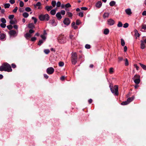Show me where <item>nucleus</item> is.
Masks as SVG:
<instances>
[{"label":"nucleus","mask_w":146,"mask_h":146,"mask_svg":"<svg viewBox=\"0 0 146 146\" xmlns=\"http://www.w3.org/2000/svg\"><path fill=\"white\" fill-rule=\"evenodd\" d=\"M134 99V97L132 96L130 98H129L127 99V101L129 103L132 101Z\"/></svg>","instance_id":"21"},{"label":"nucleus","mask_w":146,"mask_h":146,"mask_svg":"<svg viewBox=\"0 0 146 146\" xmlns=\"http://www.w3.org/2000/svg\"><path fill=\"white\" fill-rule=\"evenodd\" d=\"M123 26V24L122 23L120 22L119 21L117 25V27H122Z\"/></svg>","instance_id":"29"},{"label":"nucleus","mask_w":146,"mask_h":146,"mask_svg":"<svg viewBox=\"0 0 146 146\" xmlns=\"http://www.w3.org/2000/svg\"><path fill=\"white\" fill-rule=\"evenodd\" d=\"M0 26L3 28H5L6 26V25L5 23H2L0 24Z\"/></svg>","instance_id":"48"},{"label":"nucleus","mask_w":146,"mask_h":146,"mask_svg":"<svg viewBox=\"0 0 146 146\" xmlns=\"http://www.w3.org/2000/svg\"><path fill=\"white\" fill-rule=\"evenodd\" d=\"M129 26V24L127 23H125L123 25V27L125 28Z\"/></svg>","instance_id":"49"},{"label":"nucleus","mask_w":146,"mask_h":146,"mask_svg":"<svg viewBox=\"0 0 146 146\" xmlns=\"http://www.w3.org/2000/svg\"><path fill=\"white\" fill-rule=\"evenodd\" d=\"M9 2L12 4H14L15 1V0H10L9 1Z\"/></svg>","instance_id":"59"},{"label":"nucleus","mask_w":146,"mask_h":146,"mask_svg":"<svg viewBox=\"0 0 146 146\" xmlns=\"http://www.w3.org/2000/svg\"><path fill=\"white\" fill-rule=\"evenodd\" d=\"M114 72V69L113 68H110L109 72L110 74H112Z\"/></svg>","instance_id":"30"},{"label":"nucleus","mask_w":146,"mask_h":146,"mask_svg":"<svg viewBox=\"0 0 146 146\" xmlns=\"http://www.w3.org/2000/svg\"><path fill=\"white\" fill-rule=\"evenodd\" d=\"M61 5V3L60 2V1H58L56 4V7H60V6Z\"/></svg>","instance_id":"47"},{"label":"nucleus","mask_w":146,"mask_h":146,"mask_svg":"<svg viewBox=\"0 0 146 146\" xmlns=\"http://www.w3.org/2000/svg\"><path fill=\"white\" fill-rule=\"evenodd\" d=\"M14 15H10L9 16V18L11 19H12L14 17Z\"/></svg>","instance_id":"45"},{"label":"nucleus","mask_w":146,"mask_h":146,"mask_svg":"<svg viewBox=\"0 0 146 146\" xmlns=\"http://www.w3.org/2000/svg\"><path fill=\"white\" fill-rule=\"evenodd\" d=\"M64 63L62 62H59V66L62 67L64 65Z\"/></svg>","instance_id":"39"},{"label":"nucleus","mask_w":146,"mask_h":146,"mask_svg":"<svg viewBox=\"0 0 146 146\" xmlns=\"http://www.w3.org/2000/svg\"><path fill=\"white\" fill-rule=\"evenodd\" d=\"M18 9V7H15V9L13 10V12L14 13H16Z\"/></svg>","instance_id":"58"},{"label":"nucleus","mask_w":146,"mask_h":146,"mask_svg":"<svg viewBox=\"0 0 146 146\" xmlns=\"http://www.w3.org/2000/svg\"><path fill=\"white\" fill-rule=\"evenodd\" d=\"M141 49H143L145 47V45L144 42L143 41V40H141Z\"/></svg>","instance_id":"17"},{"label":"nucleus","mask_w":146,"mask_h":146,"mask_svg":"<svg viewBox=\"0 0 146 146\" xmlns=\"http://www.w3.org/2000/svg\"><path fill=\"white\" fill-rule=\"evenodd\" d=\"M66 15L69 17H71L72 16V13L70 12H67L66 13Z\"/></svg>","instance_id":"41"},{"label":"nucleus","mask_w":146,"mask_h":146,"mask_svg":"<svg viewBox=\"0 0 146 146\" xmlns=\"http://www.w3.org/2000/svg\"><path fill=\"white\" fill-rule=\"evenodd\" d=\"M23 15L24 17L27 18L29 16V14L25 12L23 13Z\"/></svg>","instance_id":"26"},{"label":"nucleus","mask_w":146,"mask_h":146,"mask_svg":"<svg viewBox=\"0 0 146 146\" xmlns=\"http://www.w3.org/2000/svg\"><path fill=\"white\" fill-rule=\"evenodd\" d=\"M56 17L58 20H60L62 18V16L60 12L57 13L56 14Z\"/></svg>","instance_id":"12"},{"label":"nucleus","mask_w":146,"mask_h":146,"mask_svg":"<svg viewBox=\"0 0 146 146\" xmlns=\"http://www.w3.org/2000/svg\"><path fill=\"white\" fill-rule=\"evenodd\" d=\"M66 8H68L71 7V5L69 3H68L65 5Z\"/></svg>","instance_id":"50"},{"label":"nucleus","mask_w":146,"mask_h":146,"mask_svg":"<svg viewBox=\"0 0 146 146\" xmlns=\"http://www.w3.org/2000/svg\"><path fill=\"white\" fill-rule=\"evenodd\" d=\"M142 29H143L144 31H146V25H142Z\"/></svg>","instance_id":"38"},{"label":"nucleus","mask_w":146,"mask_h":146,"mask_svg":"<svg viewBox=\"0 0 146 146\" xmlns=\"http://www.w3.org/2000/svg\"><path fill=\"white\" fill-rule=\"evenodd\" d=\"M50 17L48 15L46 14L44 15L42 14L40 15L39 16V18L41 21H48L49 20Z\"/></svg>","instance_id":"4"},{"label":"nucleus","mask_w":146,"mask_h":146,"mask_svg":"<svg viewBox=\"0 0 146 146\" xmlns=\"http://www.w3.org/2000/svg\"><path fill=\"white\" fill-rule=\"evenodd\" d=\"M56 13V11L55 9H53L51 10L50 12V14L52 15H54Z\"/></svg>","instance_id":"24"},{"label":"nucleus","mask_w":146,"mask_h":146,"mask_svg":"<svg viewBox=\"0 0 146 146\" xmlns=\"http://www.w3.org/2000/svg\"><path fill=\"white\" fill-rule=\"evenodd\" d=\"M10 6L9 3H6L4 5V7L5 9L8 8Z\"/></svg>","instance_id":"27"},{"label":"nucleus","mask_w":146,"mask_h":146,"mask_svg":"<svg viewBox=\"0 0 146 146\" xmlns=\"http://www.w3.org/2000/svg\"><path fill=\"white\" fill-rule=\"evenodd\" d=\"M81 23V22L80 20L78 19L76 20V24L77 25H79Z\"/></svg>","instance_id":"42"},{"label":"nucleus","mask_w":146,"mask_h":146,"mask_svg":"<svg viewBox=\"0 0 146 146\" xmlns=\"http://www.w3.org/2000/svg\"><path fill=\"white\" fill-rule=\"evenodd\" d=\"M134 32L135 33V36L137 35V34L138 35V37H139L140 36V34H139L138 33V31H137V30L135 29L134 30Z\"/></svg>","instance_id":"36"},{"label":"nucleus","mask_w":146,"mask_h":146,"mask_svg":"<svg viewBox=\"0 0 146 146\" xmlns=\"http://www.w3.org/2000/svg\"><path fill=\"white\" fill-rule=\"evenodd\" d=\"M0 71L11 72L12 71L11 65L7 62L3 63L0 66Z\"/></svg>","instance_id":"1"},{"label":"nucleus","mask_w":146,"mask_h":146,"mask_svg":"<svg viewBox=\"0 0 146 146\" xmlns=\"http://www.w3.org/2000/svg\"><path fill=\"white\" fill-rule=\"evenodd\" d=\"M81 10L84 11H86L88 10V8L86 7H83L81 8Z\"/></svg>","instance_id":"57"},{"label":"nucleus","mask_w":146,"mask_h":146,"mask_svg":"<svg viewBox=\"0 0 146 146\" xmlns=\"http://www.w3.org/2000/svg\"><path fill=\"white\" fill-rule=\"evenodd\" d=\"M58 42L61 44H64L66 42V37L64 35H60L57 38Z\"/></svg>","instance_id":"3"},{"label":"nucleus","mask_w":146,"mask_h":146,"mask_svg":"<svg viewBox=\"0 0 146 146\" xmlns=\"http://www.w3.org/2000/svg\"><path fill=\"white\" fill-rule=\"evenodd\" d=\"M24 5V3L23 1H21L20 3V6L21 7H22Z\"/></svg>","instance_id":"53"},{"label":"nucleus","mask_w":146,"mask_h":146,"mask_svg":"<svg viewBox=\"0 0 146 146\" xmlns=\"http://www.w3.org/2000/svg\"><path fill=\"white\" fill-rule=\"evenodd\" d=\"M16 33V31L14 30H11L9 32V34L10 36H15Z\"/></svg>","instance_id":"11"},{"label":"nucleus","mask_w":146,"mask_h":146,"mask_svg":"<svg viewBox=\"0 0 146 146\" xmlns=\"http://www.w3.org/2000/svg\"><path fill=\"white\" fill-rule=\"evenodd\" d=\"M85 47L86 49H90V45L88 44H86L85 46Z\"/></svg>","instance_id":"51"},{"label":"nucleus","mask_w":146,"mask_h":146,"mask_svg":"<svg viewBox=\"0 0 146 146\" xmlns=\"http://www.w3.org/2000/svg\"><path fill=\"white\" fill-rule=\"evenodd\" d=\"M107 24L110 26L113 25L115 23V21L112 19H110L107 21Z\"/></svg>","instance_id":"8"},{"label":"nucleus","mask_w":146,"mask_h":146,"mask_svg":"<svg viewBox=\"0 0 146 146\" xmlns=\"http://www.w3.org/2000/svg\"><path fill=\"white\" fill-rule=\"evenodd\" d=\"M102 3L100 1H98L96 4V6L97 8H100L102 6Z\"/></svg>","instance_id":"10"},{"label":"nucleus","mask_w":146,"mask_h":146,"mask_svg":"<svg viewBox=\"0 0 146 146\" xmlns=\"http://www.w3.org/2000/svg\"><path fill=\"white\" fill-rule=\"evenodd\" d=\"M1 21L3 23H5L6 22V20L3 18L1 19Z\"/></svg>","instance_id":"35"},{"label":"nucleus","mask_w":146,"mask_h":146,"mask_svg":"<svg viewBox=\"0 0 146 146\" xmlns=\"http://www.w3.org/2000/svg\"><path fill=\"white\" fill-rule=\"evenodd\" d=\"M126 14L128 15H130L132 14L131 10L130 9H127L125 10Z\"/></svg>","instance_id":"14"},{"label":"nucleus","mask_w":146,"mask_h":146,"mask_svg":"<svg viewBox=\"0 0 146 146\" xmlns=\"http://www.w3.org/2000/svg\"><path fill=\"white\" fill-rule=\"evenodd\" d=\"M109 87L111 92L112 93H114V95L115 96H117L118 95V87L117 85H115L114 87H113L112 84H110Z\"/></svg>","instance_id":"2"},{"label":"nucleus","mask_w":146,"mask_h":146,"mask_svg":"<svg viewBox=\"0 0 146 146\" xmlns=\"http://www.w3.org/2000/svg\"><path fill=\"white\" fill-rule=\"evenodd\" d=\"M115 4V2L114 1H112L110 3V5L111 6H114Z\"/></svg>","instance_id":"28"},{"label":"nucleus","mask_w":146,"mask_h":146,"mask_svg":"<svg viewBox=\"0 0 146 146\" xmlns=\"http://www.w3.org/2000/svg\"><path fill=\"white\" fill-rule=\"evenodd\" d=\"M54 69L52 67H49L46 69V72L48 74H52L54 72Z\"/></svg>","instance_id":"7"},{"label":"nucleus","mask_w":146,"mask_h":146,"mask_svg":"<svg viewBox=\"0 0 146 146\" xmlns=\"http://www.w3.org/2000/svg\"><path fill=\"white\" fill-rule=\"evenodd\" d=\"M60 14H62V15H64L65 14V11L64 10H61L60 11Z\"/></svg>","instance_id":"55"},{"label":"nucleus","mask_w":146,"mask_h":146,"mask_svg":"<svg viewBox=\"0 0 146 146\" xmlns=\"http://www.w3.org/2000/svg\"><path fill=\"white\" fill-rule=\"evenodd\" d=\"M43 41L42 40H39L38 43V44L39 45V46H40L41 45V44L43 43Z\"/></svg>","instance_id":"44"},{"label":"nucleus","mask_w":146,"mask_h":146,"mask_svg":"<svg viewBox=\"0 0 146 146\" xmlns=\"http://www.w3.org/2000/svg\"><path fill=\"white\" fill-rule=\"evenodd\" d=\"M134 78H135L134 79V82L137 84H139L140 82V76L139 75H135L134 76Z\"/></svg>","instance_id":"6"},{"label":"nucleus","mask_w":146,"mask_h":146,"mask_svg":"<svg viewBox=\"0 0 146 146\" xmlns=\"http://www.w3.org/2000/svg\"><path fill=\"white\" fill-rule=\"evenodd\" d=\"M69 37L71 39H73L74 38V36L71 34H70Z\"/></svg>","instance_id":"64"},{"label":"nucleus","mask_w":146,"mask_h":146,"mask_svg":"<svg viewBox=\"0 0 146 146\" xmlns=\"http://www.w3.org/2000/svg\"><path fill=\"white\" fill-rule=\"evenodd\" d=\"M36 39L35 37H33L31 38V40L32 41H34L36 40Z\"/></svg>","instance_id":"62"},{"label":"nucleus","mask_w":146,"mask_h":146,"mask_svg":"<svg viewBox=\"0 0 146 146\" xmlns=\"http://www.w3.org/2000/svg\"><path fill=\"white\" fill-rule=\"evenodd\" d=\"M11 66L13 68H15L16 67V66L15 64L13 63L11 64Z\"/></svg>","instance_id":"63"},{"label":"nucleus","mask_w":146,"mask_h":146,"mask_svg":"<svg viewBox=\"0 0 146 146\" xmlns=\"http://www.w3.org/2000/svg\"><path fill=\"white\" fill-rule=\"evenodd\" d=\"M25 10L27 12H29L31 11V9L29 7H27L25 8Z\"/></svg>","instance_id":"40"},{"label":"nucleus","mask_w":146,"mask_h":146,"mask_svg":"<svg viewBox=\"0 0 146 146\" xmlns=\"http://www.w3.org/2000/svg\"><path fill=\"white\" fill-rule=\"evenodd\" d=\"M32 19L34 21V23L35 24H36L37 21V19L36 18L33 17H32Z\"/></svg>","instance_id":"43"},{"label":"nucleus","mask_w":146,"mask_h":146,"mask_svg":"<svg viewBox=\"0 0 146 146\" xmlns=\"http://www.w3.org/2000/svg\"><path fill=\"white\" fill-rule=\"evenodd\" d=\"M28 27L31 29H33L35 28V25L33 23H29L28 25Z\"/></svg>","instance_id":"19"},{"label":"nucleus","mask_w":146,"mask_h":146,"mask_svg":"<svg viewBox=\"0 0 146 146\" xmlns=\"http://www.w3.org/2000/svg\"><path fill=\"white\" fill-rule=\"evenodd\" d=\"M121 44L122 46H124L125 44L124 40L122 38L121 39Z\"/></svg>","instance_id":"31"},{"label":"nucleus","mask_w":146,"mask_h":146,"mask_svg":"<svg viewBox=\"0 0 146 146\" xmlns=\"http://www.w3.org/2000/svg\"><path fill=\"white\" fill-rule=\"evenodd\" d=\"M44 53L46 54H48L50 52V51L49 49H45L44 50Z\"/></svg>","instance_id":"46"},{"label":"nucleus","mask_w":146,"mask_h":146,"mask_svg":"<svg viewBox=\"0 0 146 146\" xmlns=\"http://www.w3.org/2000/svg\"><path fill=\"white\" fill-rule=\"evenodd\" d=\"M145 70H146V66L143 64L141 63H139V64Z\"/></svg>","instance_id":"25"},{"label":"nucleus","mask_w":146,"mask_h":146,"mask_svg":"<svg viewBox=\"0 0 146 146\" xmlns=\"http://www.w3.org/2000/svg\"><path fill=\"white\" fill-rule=\"evenodd\" d=\"M71 61L73 64L75 65L77 61V53L76 52L73 53L71 56Z\"/></svg>","instance_id":"5"},{"label":"nucleus","mask_w":146,"mask_h":146,"mask_svg":"<svg viewBox=\"0 0 146 146\" xmlns=\"http://www.w3.org/2000/svg\"><path fill=\"white\" fill-rule=\"evenodd\" d=\"M125 61V65L126 66H127L129 65V62L127 58H125L124 60Z\"/></svg>","instance_id":"34"},{"label":"nucleus","mask_w":146,"mask_h":146,"mask_svg":"<svg viewBox=\"0 0 146 146\" xmlns=\"http://www.w3.org/2000/svg\"><path fill=\"white\" fill-rule=\"evenodd\" d=\"M109 33V30L108 29H106L104 30V34L105 35H107Z\"/></svg>","instance_id":"22"},{"label":"nucleus","mask_w":146,"mask_h":146,"mask_svg":"<svg viewBox=\"0 0 146 146\" xmlns=\"http://www.w3.org/2000/svg\"><path fill=\"white\" fill-rule=\"evenodd\" d=\"M110 13H105L103 15V17L104 19L108 18L109 16Z\"/></svg>","instance_id":"18"},{"label":"nucleus","mask_w":146,"mask_h":146,"mask_svg":"<svg viewBox=\"0 0 146 146\" xmlns=\"http://www.w3.org/2000/svg\"><path fill=\"white\" fill-rule=\"evenodd\" d=\"M35 31L34 30L32 29H30L29 31V33L30 34L33 33H34Z\"/></svg>","instance_id":"54"},{"label":"nucleus","mask_w":146,"mask_h":146,"mask_svg":"<svg viewBox=\"0 0 146 146\" xmlns=\"http://www.w3.org/2000/svg\"><path fill=\"white\" fill-rule=\"evenodd\" d=\"M118 59L119 62H120L121 61L123 60V57H119L118 58Z\"/></svg>","instance_id":"56"},{"label":"nucleus","mask_w":146,"mask_h":146,"mask_svg":"<svg viewBox=\"0 0 146 146\" xmlns=\"http://www.w3.org/2000/svg\"><path fill=\"white\" fill-rule=\"evenodd\" d=\"M40 37L43 40H45L46 39V37L44 35H41L40 36Z\"/></svg>","instance_id":"61"},{"label":"nucleus","mask_w":146,"mask_h":146,"mask_svg":"<svg viewBox=\"0 0 146 146\" xmlns=\"http://www.w3.org/2000/svg\"><path fill=\"white\" fill-rule=\"evenodd\" d=\"M25 37L27 39H28L29 38H30L31 36V34L29 33H27L24 35Z\"/></svg>","instance_id":"16"},{"label":"nucleus","mask_w":146,"mask_h":146,"mask_svg":"<svg viewBox=\"0 0 146 146\" xmlns=\"http://www.w3.org/2000/svg\"><path fill=\"white\" fill-rule=\"evenodd\" d=\"M9 23L11 24H13L16 23L13 20H10L9 22Z\"/></svg>","instance_id":"60"},{"label":"nucleus","mask_w":146,"mask_h":146,"mask_svg":"<svg viewBox=\"0 0 146 146\" xmlns=\"http://www.w3.org/2000/svg\"><path fill=\"white\" fill-rule=\"evenodd\" d=\"M78 15L80 17H83L84 16V14L83 13V12H80L78 14Z\"/></svg>","instance_id":"52"},{"label":"nucleus","mask_w":146,"mask_h":146,"mask_svg":"<svg viewBox=\"0 0 146 146\" xmlns=\"http://www.w3.org/2000/svg\"><path fill=\"white\" fill-rule=\"evenodd\" d=\"M7 28L9 30H11V29H12L13 28V26H12V25H7Z\"/></svg>","instance_id":"37"},{"label":"nucleus","mask_w":146,"mask_h":146,"mask_svg":"<svg viewBox=\"0 0 146 146\" xmlns=\"http://www.w3.org/2000/svg\"><path fill=\"white\" fill-rule=\"evenodd\" d=\"M129 104V103L128 102L127 100V101H126L122 102L121 103V104L122 105H127Z\"/></svg>","instance_id":"32"},{"label":"nucleus","mask_w":146,"mask_h":146,"mask_svg":"<svg viewBox=\"0 0 146 146\" xmlns=\"http://www.w3.org/2000/svg\"><path fill=\"white\" fill-rule=\"evenodd\" d=\"M53 7L51 6H46L45 7V9H46L48 11H49Z\"/></svg>","instance_id":"15"},{"label":"nucleus","mask_w":146,"mask_h":146,"mask_svg":"<svg viewBox=\"0 0 146 146\" xmlns=\"http://www.w3.org/2000/svg\"><path fill=\"white\" fill-rule=\"evenodd\" d=\"M41 3L40 2H38L36 5H34V7L35 8H36V6L40 7L41 6Z\"/></svg>","instance_id":"33"},{"label":"nucleus","mask_w":146,"mask_h":146,"mask_svg":"<svg viewBox=\"0 0 146 146\" xmlns=\"http://www.w3.org/2000/svg\"><path fill=\"white\" fill-rule=\"evenodd\" d=\"M49 23H51L52 25L53 26H56L57 24L56 23H55V20L54 19H52V20H50L49 21Z\"/></svg>","instance_id":"13"},{"label":"nucleus","mask_w":146,"mask_h":146,"mask_svg":"<svg viewBox=\"0 0 146 146\" xmlns=\"http://www.w3.org/2000/svg\"><path fill=\"white\" fill-rule=\"evenodd\" d=\"M6 35L3 34L1 33L0 34V39L2 40H3L5 37Z\"/></svg>","instance_id":"20"},{"label":"nucleus","mask_w":146,"mask_h":146,"mask_svg":"<svg viewBox=\"0 0 146 146\" xmlns=\"http://www.w3.org/2000/svg\"><path fill=\"white\" fill-rule=\"evenodd\" d=\"M51 4L52 7H55L56 5V2L54 0H53L51 2Z\"/></svg>","instance_id":"23"},{"label":"nucleus","mask_w":146,"mask_h":146,"mask_svg":"<svg viewBox=\"0 0 146 146\" xmlns=\"http://www.w3.org/2000/svg\"><path fill=\"white\" fill-rule=\"evenodd\" d=\"M63 23L65 25H68L70 23V20L68 18H65L63 21Z\"/></svg>","instance_id":"9"}]
</instances>
